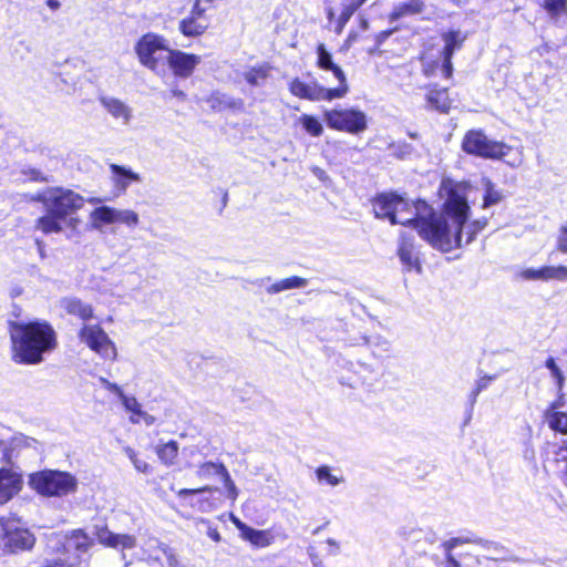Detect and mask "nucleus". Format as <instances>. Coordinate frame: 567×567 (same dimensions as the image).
Instances as JSON below:
<instances>
[{
    "instance_id": "obj_1",
    "label": "nucleus",
    "mask_w": 567,
    "mask_h": 567,
    "mask_svg": "<svg viewBox=\"0 0 567 567\" xmlns=\"http://www.w3.org/2000/svg\"><path fill=\"white\" fill-rule=\"evenodd\" d=\"M470 192L467 184L453 185L441 214L424 200L409 202L393 193L377 196L373 212L378 218H388L392 225L412 226L433 248L449 252L471 244L487 225V218L468 220Z\"/></svg>"
},
{
    "instance_id": "obj_2",
    "label": "nucleus",
    "mask_w": 567,
    "mask_h": 567,
    "mask_svg": "<svg viewBox=\"0 0 567 567\" xmlns=\"http://www.w3.org/2000/svg\"><path fill=\"white\" fill-rule=\"evenodd\" d=\"M40 202L45 214L34 221L37 230L45 235L63 231L62 221L84 206V198L72 189L63 187H48L32 197Z\"/></svg>"
},
{
    "instance_id": "obj_3",
    "label": "nucleus",
    "mask_w": 567,
    "mask_h": 567,
    "mask_svg": "<svg viewBox=\"0 0 567 567\" xmlns=\"http://www.w3.org/2000/svg\"><path fill=\"white\" fill-rule=\"evenodd\" d=\"M11 340L13 359L19 363H39L43 353L56 347L55 331L45 321L14 323Z\"/></svg>"
},
{
    "instance_id": "obj_4",
    "label": "nucleus",
    "mask_w": 567,
    "mask_h": 567,
    "mask_svg": "<svg viewBox=\"0 0 567 567\" xmlns=\"http://www.w3.org/2000/svg\"><path fill=\"white\" fill-rule=\"evenodd\" d=\"M29 485L40 495L61 497L76 491L78 480L69 472L45 470L32 473Z\"/></svg>"
},
{
    "instance_id": "obj_5",
    "label": "nucleus",
    "mask_w": 567,
    "mask_h": 567,
    "mask_svg": "<svg viewBox=\"0 0 567 567\" xmlns=\"http://www.w3.org/2000/svg\"><path fill=\"white\" fill-rule=\"evenodd\" d=\"M323 120L329 128L352 135H359L368 128V115L357 107L324 110Z\"/></svg>"
},
{
    "instance_id": "obj_6",
    "label": "nucleus",
    "mask_w": 567,
    "mask_h": 567,
    "mask_svg": "<svg viewBox=\"0 0 567 567\" xmlns=\"http://www.w3.org/2000/svg\"><path fill=\"white\" fill-rule=\"evenodd\" d=\"M462 148L467 154L492 159H499L512 150L505 143L489 140L482 131L475 130L465 134Z\"/></svg>"
},
{
    "instance_id": "obj_7",
    "label": "nucleus",
    "mask_w": 567,
    "mask_h": 567,
    "mask_svg": "<svg viewBox=\"0 0 567 567\" xmlns=\"http://www.w3.org/2000/svg\"><path fill=\"white\" fill-rule=\"evenodd\" d=\"M33 535L23 528L19 520L8 518L0 520V548L8 551L30 549L34 545Z\"/></svg>"
},
{
    "instance_id": "obj_8",
    "label": "nucleus",
    "mask_w": 567,
    "mask_h": 567,
    "mask_svg": "<svg viewBox=\"0 0 567 567\" xmlns=\"http://www.w3.org/2000/svg\"><path fill=\"white\" fill-rule=\"evenodd\" d=\"M289 91L292 95L299 99L318 102L342 99L348 93L349 86L343 85L334 89H327L318 82L306 83L296 78L289 82Z\"/></svg>"
},
{
    "instance_id": "obj_9",
    "label": "nucleus",
    "mask_w": 567,
    "mask_h": 567,
    "mask_svg": "<svg viewBox=\"0 0 567 567\" xmlns=\"http://www.w3.org/2000/svg\"><path fill=\"white\" fill-rule=\"evenodd\" d=\"M168 50L166 40L155 33L143 35L135 45L138 61L152 71L157 70L159 61L165 59L163 52L167 54Z\"/></svg>"
},
{
    "instance_id": "obj_10",
    "label": "nucleus",
    "mask_w": 567,
    "mask_h": 567,
    "mask_svg": "<svg viewBox=\"0 0 567 567\" xmlns=\"http://www.w3.org/2000/svg\"><path fill=\"white\" fill-rule=\"evenodd\" d=\"M79 338L104 359L115 360L116 348L99 324H84L79 331Z\"/></svg>"
},
{
    "instance_id": "obj_11",
    "label": "nucleus",
    "mask_w": 567,
    "mask_h": 567,
    "mask_svg": "<svg viewBox=\"0 0 567 567\" xmlns=\"http://www.w3.org/2000/svg\"><path fill=\"white\" fill-rule=\"evenodd\" d=\"M165 60L173 74L177 78H189L197 65L202 63V56L181 50H168Z\"/></svg>"
},
{
    "instance_id": "obj_12",
    "label": "nucleus",
    "mask_w": 567,
    "mask_h": 567,
    "mask_svg": "<svg viewBox=\"0 0 567 567\" xmlns=\"http://www.w3.org/2000/svg\"><path fill=\"white\" fill-rule=\"evenodd\" d=\"M94 536L101 545L122 551L133 549L137 546L136 536L113 533L107 526H95Z\"/></svg>"
},
{
    "instance_id": "obj_13",
    "label": "nucleus",
    "mask_w": 567,
    "mask_h": 567,
    "mask_svg": "<svg viewBox=\"0 0 567 567\" xmlns=\"http://www.w3.org/2000/svg\"><path fill=\"white\" fill-rule=\"evenodd\" d=\"M205 8L200 7V1L197 0L194 4L189 17L184 18L179 22V30L186 37L200 35L208 28V20L204 16Z\"/></svg>"
},
{
    "instance_id": "obj_14",
    "label": "nucleus",
    "mask_w": 567,
    "mask_h": 567,
    "mask_svg": "<svg viewBox=\"0 0 567 567\" xmlns=\"http://www.w3.org/2000/svg\"><path fill=\"white\" fill-rule=\"evenodd\" d=\"M103 109L116 121H120L122 124L127 125L132 117L133 112L132 109L122 100L103 95L99 99Z\"/></svg>"
},
{
    "instance_id": "obj_15",
    "label": "nucleus",
    "mask_w": 567,
    "mask_h": 567,
    "mask_svg": "<svg viewBox=\"0 0 567 567\" xmlns=\"http://www.w3.org/2000/svg\"><path fill=\"white\" fill-rule=\"evenodd\" d=\"M22 487L21 476L12 470H0V505L10 501Z\"/></svg>"
},
{
    "instance_id": "obj_16",
    "label": "nucleus",
    "mask_w": 567,
    "mask_h": 567,
    "mask_svg": "<svg viewBox=\"0 0 567 567\" xmlns=\"http://www.w3.org/2000/svg\"><path fill=\"white\" fill-rule=\"evenodd\" d=\"M93 544V540L82 530H73L64 536V542L61 544L63 555L74 557L72 551L85 553Z\"/></svg>"
},
{
    "instance_id": "obj_17",
    "label": "nucleus",
    "mask_w": 567,
    "mask_h": 567,
    "mask_svg": "<svg viewBox=\"0 0 567 567\" xmlns=\"http://www.w3.org/2000/svg\"><path fill=\"white\" fill-rule=\"evenodd\" d=\"M110 171L112 173V182L120 193H125L132 183H141L142 181L138 173L117 164H111Z\"/></svg>"
},
{
    "instance_id": "obj_18",
    "label": "nucleus",
    "mask_w": 567,
    "mask_h": 567,
    "mask_svg": "<svg viewBox=\"0 0 567 567\" xmlns=\"http://www.w3.org/2000/svg\"><path fill=\"white\" fill-rule=\"evenodd\" d=\"M91 228L100 233L109 225L116 223V208L111 206H99L89 216Z\"/></svg>"
},
{
    "instance_id": "obj_19",
    "label": "nucleus",
    "mask_w": 567,
    "mask_h": 567,
    "mask_svg": "<svg viewBox=\"0 0 567 567\" xmlns=\"http://www.w3.org/2000/svg\"><path fill=\"white\" fill-rule=\"evenodd\" d=\"M59 306L66 313L75 316L82 320H89L93 317L92 307L75 297H64L60 299Z\"/></svg>"
},
{
    "instance_id": "obj_20",
    "label": "nucleus",
    "mask_w": 567,
    "mask_h": 567,
    "mask_svg": "<svg viewBox=\"0 0 567 567\" xmlns=\"http://www.w3.org/2000/svg\"><path fill=\"white\" fill-rule=\"evenodd\" d=\"M117 393H118V398H120L122 404L124 405V408L128 412L132 413V415H131L132 422L137 423L143 420L147 425H151L153 423L154 419L142 411L140 403L133 395L127 394L125 392H117Z\"/></svg>"
},
{
    "instance_id": "obj_21",
    "label": "nucleus",
    "mask_w": 567,
    "mask_h": 567,
    "mask_svg": "<svg viewBox=\"0 0 567 567\" xmlns=\"http://www.w3.org/2000/svg\"><path fill=\"white\" fill-rule=\"evenodd\" d=\"M318 65L323 70L331 71L339 80V86H348L343 71L333 63L330 53L324 49L323 44H320L318 48Z\"/></svg>"
},
{
    "instance_id": "obj_22",
    "label": "nucleus",
    "mask_w": 567,
    "mask_h": 567,
    "mask_svg": "<svg viewBox=\"0 0 567 567\" xmlns=\"http://www.w3.org/2000/svg\"><path fill=\"white\" fill-rule=\"evenodd\" d=\"M243 539L249 542L257 548H265L275 543V535L271 529H255L249 527Z\"/></svg>"
},
{
    "instance_id": "obj_23",
    "label": "nucleus",
    "mask_w": 567,
    "mask_h": 567,
    "mask_svg": "<svg viewBox=\"0 0 567 567\" xmlns=\"http://www.w3.org/2000/svg\"><path fill=\"white\" fill-rule=\"evenodd\" d=\"M178 443L176 441H168L166 443H161L155 446V453L165 466H173L177 462L178 457Z\"/></svg>"
},
{
    "instance_id": "obj_24",
    "label": "nucleus",
    "mask_w": 567,
    "mask_h": 567,
    "mask_svg": "<svg viewBox=\"0 0 567 567\" xmlns=\"http://www.w3.org/2000/svg\"><path fill=\"white\" fill-rule=\"evenodd\" d=\"M427 105L439 112L447 113L451 107V100L446 90L432 89L426 94Z\"/></svg>"
},
{
    "instance_id": "obj_25",
    "label": "nucleus",
    "mask_w": 567,
    "mask_h": 567,
    "mask_svg": "<svg viewBox=\"0 0 567 567\" xmlns=\"http://www.w3.org/2000/svg\"><path fill=\"white\" fill-rule=\"evenodd\" d=\"M363 340L377 357L390 355L393 351L391 341L383 336L364 337Z\"/></svg>"
},
{
    "instance_id": "obj_26",
    "label": "nucleus",
    "mask_w": 567,
    "mask_h": 567,
    "mask_svg": "<svg viewBox=\"0 0 567 567\" xmlns=\"http://www.w3.org/2000/svg\"><path fill=\"white\" fill-rule=\"evenodd\" d=\"M423 8L424 3L421 0H408L394 7L390 20L395 21L402 17L421 13Z\"/></svg>"
},
{
    "instance_id": "obj_27",
    "label": "nucleus",
    "mask_w": 567,
    "mask_h": 567,
    "mask_svg": "<svg viewBox=\"0 0 567 567\" xmlns=\"http://www.w3.org/2000/svg\"><path fill=\"white\" fill-rule=\"evenodd\" d=\"M316 477L320 484L334 487L344 482V477L340 471L333 470L328 465L319 466L316 470Z\"/></svg>"
},
{
    "instance_id": "obj_28",
    "label": "nucleus",
    "mask_w": 567,
    "mask_h": 567,
    "mask_svg": "<svg viewBox=\"0 0 567 567\" xmlns=\"http://www.w3.org/2000/svg\"><path fill=\"white\" fill-rule=\"evenodd\" d=\"M465 40L461 31H450L443 34L444 50L443 55L452 56L455 50H458Z\"/></svg>"
},
{
    "instance_id": "obj_29",
    "label": "nucleus",
    "mask_w": 567,
    "mask_h": 567,
    "mask_svg": "<svg viewBox=\"0 0 567 567\" xmlns=\"http://www.w3.org/2000/svg\"><path fill=\"white\" fill-rule=\"evenodd\" d=\"M298 123L312 137H319L323 133V125L313 115L302 114L298 117Z\"/></svg>"
},
{
    "instance_id": "obj_30",
    "label": "nucleus",
    "mask_w": 567,
    "mask_h": 567,
    "mask_svg": "<svg viewBox=\"0 0 567 567\" xmlns=\"http://www.w3.org/2000/svg\"><path fill=\"white\" fill-rule=\"evenodd\" d=\"M270 68L268 65L254 66L244 72V79L254 86L261 85L269 76Z\"/></svg>"
},
{
    "instance_id": "obj_31",
    "label": "nucleus",
    "mask_w": 567,
    "mask_h": 567,
    "mask_svg": "<svg viewBox=\"0 0 567 567\" xmlns=\"http://www.w3.org/2000/svg\"><path fill=\"white\" fill-rule=\"evenodd\" d=\"M306 285H307V279L293 276V277L282 279L278 282H275L274 285H271L268 288V292L278 293L284 290L302 288V287H306Z\"/></svg>"
},
{
    "instance_id": "obj_32",
    "label": "nucleus",
    "mask_w": 567,
    "mask_h": 567,
    "mask_svg": "<svg viewBox=\"0 0 567 567\" xmlns=\"http://www.w3.org/2000/svg\"><path fill=\"white\" fill-rule=\"evenodd\" d=\"M399 257L401 261L409 268L417 266V257L414 252V246L402 237V241L399 247Z\"/></svg>"
},
{
    "instance_id": "obj_33",
    "label": "nucleus",
    "mask_w": 567,
    "mask_h": 567,
    "mask_svg": "<svg viewBox=\"0 0 567 567\" xmlns=\"http://www.w3.org/2000/svg\"><path fill=\"white\" fill-rule=\"evenodd\" d=\"M483 185L485 188V195L483 199V208L499 204L504 199V195L501 190L496 189L489 179L484 178Z\"/></svg>"
},
{
    "instance_id": "obj_34",
    "label": "nucleus",
    "mask_w": 567,
    "mask_h": 567,
    "mask_svg": "<svg viewBox=\"0 0 567 567\" xmlns=\"http://www.w3.org/2000/svg\"><path fill=\"white\" fill-rule=\"evenodd\" d=\"M124 454L130 458L134 468L143 474H150L152 471L151 465L132 447L126 446L123 449Z\"/></svg>"
},
{
    "instance_id": "obj_35",
    "label": "nucleus",
    "mask_w": 567,
    "mask_h": 567,
    "mask_svg": "<svg viewBox=\"0 0 567 567\" xmlns=\"http://www.w3.org/2000/svg\"><path fill=\"white\" fill-rule=\"evenodd\" d=\"M78 557H71L63 555L60 553V548H58L56 555L47 559L45 565L42 567H78L76 566Z\"/></svg>"
},
{
    "instance_id": "obj_36",
    "label": "nucleus",
    "mask_w": 567,
    "mask_h": 567,
    "mask_svg": "<svg viewBox=\"0 0 567 567\" xmlns=\"http://www.w3.org/2000/svg\"><path fill=\"white\" fill-rule=\"evenodd\" d=\"M225 470L223 464L206 462L198 466L196 474L199 478L207 480L214 475H221Z\"/></svg>"
},
{
    "instance_id": "obj_37",
    "label": "nucleus",
    "mask_w": 567,
    "mask_h": 567,
    "mask_svg": "<svg viewBox=\"0 0 567 567\" xmlns=\"http://www.w3.org/2000/svg\"><path fill=\"white\" fill-rule=\"evenodd\" d=\"M544 8L553 19L567 14V0H543Z\"/></svg>"
},
{
    "instance_id": "obj_38",
    "label": "nucleus",
    "mask_w": 567,
    "mask_h": 567,
    "mask_svg": "<svg viewBox=\"0 0 567 567\" xmlns=\"http://www.w3.org/2000/svg\"><path fill=\"white\" fill-rule=\"evenodd\" d=\"M547 422L549 426L560 433H567V414L551 411L547 414Z\"/></svg>"
},
{
    "instance_id": "obj_39",
    "label": "nucleus",
    "mask_w": 567,
    "mask_h": 567,
    "mask_svg": "<svg viewBox=\"0 0 567 567\" xmlns=\"http://www.w3.org/2000/svg\"><path fill=\"white\" fill-rule=\"evenodd\" d=\"M543 269V280H567V267L566 266H545Z\"/></svg>"
},
{
    "instance_id": "obj_40",
    "label": "nucleus",
    "mask_w": 567,
    "mask_h": 567,
    "mask_svg": "<svg viewBox=\"0 0 567 567\" xmlns=\"http://www.w3.org/2000/svg\"><path fill=\"white\" fill-rule=\"evenodd\" d=\"M116 223L134 228L140 224V216L136 212L132 209L116 208Z\"/></svg>"
},
{
    "instance_id": "obj_41",
    "label": "nucleus",
    "mask_w": 567,
    "mask_h": 567,
    "mask_svg": "<svg viewBox=\"0 0 567 567\" xmlns=\"http://www.w3.org/2000/svg\"><path fill=\"white\" fill-rule=\"evenodd\" d=\"M545 367L548 369L550 378L554 380L555 386L561 389L564 386V374L559 367L556 364L554 358H548L545 362Z\"/></svg>"
},
{
    "instance_id": "obj_42",
    "label": "nucleus",
    "mask_w": 567,
    "mask_h": 567,
    "mask_svg": "<svg viewBox=\"0 0 567 567\" xmlns=\"http://www.w3.org/2000/svg\"><path fill=\"white\" fill-rule=\"evenodd\" d=\"M225 485V488L227 491V497L235 502L238 497V489L234 483V481L230 478L229 473L227 468L224 471V473L220 475Z\"/></svg>"
},
{
    "instance_id": "obj_43",
    "label": "nucleus",
    "mask_w": 567,
    "mask_h": 567,
    "mask_svg": "<svg viewBox=\"0 0 567 567\" xmlns=\"http://www.w3.org/2000/svg\"><path fill=\"white\" fill-rule=\"evenodd\" d=\"M557 456V461L564 463V467L561 468V480L567 487V445L559 449Z\"/></svg>"
},
{
    "instance_id": "obj_44",
    "label": "nucleus",
    "mask_w": 567,
    "mask_h": 567,
    "mask_svg": "<svg viewBox=\"0 0 567 567\" xmlns=\"http://www.w3.org/2000/svg\"><path fill=\"white\" fill-rule=\"evenodd\" d=\"M520 277L525 280H543V269L527 268L520 272Z\"/></svg>"
},
{
    "instance_id": "obj_45",
    "label": "nucleus",
    "mask_w": 567,
    "mask_h": 567,
    "mask_svg": "<svg viewBox=\"0 0 567 567\" xmlns=\"http://www.w3.org/2000/svg\"><path fill=\"white\" fill-rule=\"evenodd\" d=\"M557 246L560 251L567 252V224L563 225L559 229Z\"/></svg>"
},
{
    "instance_id": "obj_46",
    "label": "nucleus",
    "mask_w": 567,
    "mask_h": 567,
    "mask_svg": "<svg viewBox=\"0 0 567 567\" xmlns=\"http://www.w3.org/2000/svg\"><path fill=\"white\" fill-rule=\"evenodd\" d=\"M23 174L28 177V179L33 181V182H48L49 181L48 177L37 168L25 169V171H23Z\"/></svg>"
},
{
    "instance_id": "obj_47",
    "label": "nucleus",
    "mask_w": 567,
    "mask_h": 567,
    "mask_svg": "<svg viewBox=\"0 0 567 567\" xmlns=\"http://www.w3.org/2000/svg\"><path fill=\"white\" fill-rule=\"evenodd\" d=\"M37 443L35 440L33 439H30V437H25L23 435H19V436H14L12 439V444L14 445V447H20V446H32Z\"/></svg>"
},
{
    "instance_id": "obj_48",
    "label": "nucleus",
    "mask_w": 567,
    "mask_h": 567,
    "mask_svg": "<svg viewBox=\"0 0 567 567\" xmlns=\"http://www.w3.org/2000/svg\"><path fill=\"white\" fill-rule=\"evenodd\" d=\"M217 491L216 488L214 487H209V486H205V487H202V488H195V489H190V488H183L178 492V496L179 497H186L188 495H194V494H197V493H203V492H215Z\"/></svg>"
},
{
    "instance_id": "obj_49",
    "label": "nucleus",
    "mask_w": 567,
    "mask_h": 567,
    "mask_svg": "<svg viewBox=\"0 0 567 567\" xmlns=\"http://www.w3.org/2000/svg\"><path fill=\"white\" fill-rule=\"evenodd\" d=\"M453 65H452V56L443 55V64L442 72L446 79L452 76Z\"/></svg>"
},
{
    "instance_id": "obj_50",
    "label": "nucleus",
    "mask_w": 567,
    "mask_h": 567,
    "mask_svg": "<svg viewBox=\"0 0 567 567\" xmlns=\"http://www.w3.org/2000/svg\"><path fill=\"white\" fill-rule=\"evenodd\" d=\"M462 543H463V540H462L461 538H451V539H449V540L444 542V543L442 544V547L444 548V553H445V554H447V553L452 554V550H453L456 546H458L460 544H462Z\"/></svg>"
},
{
    "instance_id": "obj_51",
    "label": "nucleus",
    "mask_w": 567,
    "mask_h": 567,
    "mask_svg": "<svg viewBox=\"0 0 567 567\" xmlns=\"http://www.w3.org/2000/svg\"><path fill=\"white\" fill-rule=\"evenodd\" d=\"M359 7H357V2L351 6V7H348L346 8L342 13L340 14V22L341 24H344L346 22H348V20L351 18V16L353 14V12L358 9Z\"/></svg>"
},
{
    "instance_id": "obj_52",
    "label": "nucleus",
    "mask_w": 567,
    "mask_h": 567,
    "mask_svg": "<svg viewBox=\"0 0 567 567\" xmlns=\"http://www.w3.org/2000/svg\"><path fill=\"white\" fill-rule=\"evenodd\" d=\"M233 524L237 527V529L240 532V537L243 538L246 532L249 529L250 526L243 523L239 518L231 516Z\"/></svg>"
},
{
    "instance_id": "obj_53",
    "label": "nucleus",
    "mask_w": 567,
    "mask_h": 567,
    "mask_svg": "<svg viewBox=\"0 0 567 567\" xmlns=\"http://www.w3.org/2000/svg\"><path fill=\"white\" fill-rule=\"evenodd\" d=\"M327 545L329 546L328 554L329 555H338L340 551V545L339 543L333 538L327 539Z\"/></svg>"
},
{
    "instance_id": "obj_54",
    "label": "nucleus",
    "mask_w": 567,
    "mask_h": 567,
    "mask_svg": "<svg viewBox=\"0 0 567 567\" xmlns=\"http://www.w3.org/2000/svg\"><path fill=\"white\" fill-rule=\"evenodd\" d=\"M65 227L71 229L72 231H76L79 228V225L81 223L79 217H66L65 219Z\"/></svg>"
},
{
    "instance_id": "obj_55",
    "label": "nucleus",
    "mask_w": 567,
    "mask_h": 567,
    "mask_svg": "<svg viewBox=\"0 0 567 567\" xmlns=\"http://www.w3.org/2000/svg\"><path fill=\"white\" fill-rule=\"evenodd\" d=\"M445 567H461L460 563L453 557L452 554H445Z\"/></svg>"
},
{
    "instance_id": "obj_56",
    "label": "nucleus",
    "mask_w": 567,
    "mask_h": 567,
    "mask_svg": "<svg viewBox=\"0 0 567 567\" xmlns=\"http://www.w3.org/2000/svg\"><path fill=\"white\" fill-rule=\"evenodd\" d=\"M47 6L51 10H58L60 8V1L59 0H47Z\"/></svg>"
},
{
    "instance_id": "obj_57",
    "label": "nucleus",
    "mask_w": 567,
    "mask_h": 567,
    "mask_svg": "<svg viewBox=\"0 0 567 567\" xmlns=\"http://www.w3.org/2000/svg\"><path fill=\"white\" fill-rule=\"evenodd\" d=\"M208 535L212 539H214L215 542H219L220 540V535L219 533L216 530V529H212L208 532Z\"/></svg>"
},
{
    "instance_id": "obj_58",
    "label": "nucleus",
    "mask_w": 567,
    "mask_h": 567,
    "mask_svg": "<svg viewBox=\"0 0 567 567\" xmlns=\"http://www.w3.org/2000/svg\"><path fill=\"white\" fill-rule=\"evenodd\" d=\"M100 382H101V386H104L109 390H114V391L120 390L118 388L111 385L107 381H105L103 379H100Z\"/></svg>"
},
{
    "instance_id": "obj_59",
    "label": "nucleus",
    "mask_w": 567,
    "mask_h": 567,
    "mask_svg": "<svg viewBox=\"0 0 567 567\" xmlns=\"http://www.w3.org/2000/svg\"><path fill=\"white\" fill-rule=\"evenodd\" d=\"M312 566L313 567H324L323 563L320 559H318V557L312 558Z\"/></svg>"
},
{
    "instance_id": "obj_60",
    "label": "nucleus",
    "mask_w": 567,
    "mask_h": 567,
    "mask_svg": "<svg viewBox=\"0 0 567 567\" xmlns=\"http://www.w3.org/2000/svg\"><path fill=\"white\" fill-rule=\"evenodd\" d=\"M21 292H22L21 288H14V289H12L11 295L13 297H17V296H20Z\"/></svg>"
},
{
    "instance_id": "obj_61",
    "label": "nucleus",
    "mask_w": 567,
    "mask_h": 567,
    "mask_svg": "<svg viewBox=\"0 0 567 567\" xmlns=\"http://www.w3.org/2000/svg\"><path fill=\"white\" fill-rule=\"evenodd\" d=\"M89 202L91 204H96V203H101L102 200H101V198H91V199H89Z\"/></svg>"
},
{
    "instance_id": "obj_62",
    "label": "nucleus",
    "mask_w": 567,
    "mask_h": 567,
    "mask_svg": "<svg viewBox=\"0 0 567 567\" xmlns=\"http://www.w3.org/2000/svg\"><path fill=\"white\" fill-rule=\"evenodd\" d=\"M231 106H238L240 107L243 105V102L241 101H237V102H234L230 104Z\"/></svg>"
},
{
    "instance_id": "obj_63",
    "label": "nucleus",
    "mask_w": 567,
    "mask_h": 567,
    "mask_svg": "<svg viewBox=\"0 0 567 567\" xmlns=\"http://www.w3.org/2000/svg\"><path fill=\"white\" fill-rule=\"evenodd\" d=\"M365 0H359L357 1V7H360Z\"/></svg>"
},
{
    "instance_id": "obj_64",
    "label": "nucleus",
    "mask_w": 567,
    "mask_h": 567,
    "mask_svg": "<svg viewBox=\"0 0 567 567\" xmlns=\"http://www.w3.org/2000/svg\"><path fill=\"white\" fill-rule=\"evenodd\" d=\"M4 456H6V458H7L8 461H11V457H12V456H11L10 454H6Z\"/></svg>"
}]
</instances>
